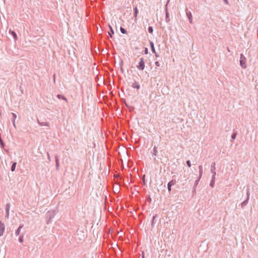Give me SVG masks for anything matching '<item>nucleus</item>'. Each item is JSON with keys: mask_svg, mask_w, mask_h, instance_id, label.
Returning a JSON list of instances; mask_svg holds the SVG:
<instances>
[{"mask_svg": "<svg viewBox=\"0 0 258 258\" xmlns=\"http://www.w3.org/2000/svg\"><path fill=\"white\" fill-rule=\"evenodd\" d=\"M214 184H215V181L214 180H211V182H210V185L211 186V187H214Z\"/></svg>", "mask_w": 258, "mask_h": 258, "instance_id": "31", "label": "nucleus"}, {"mask_svg": "<svg viewBox=\"0 0 258 258\" xmlns=\"http://www.w3.org/2000/svg\"><path fill=\"white\" fill-rule=\"evenodd\" d=\"M5 230V226L4 224L2 221H0V236L3 235Z\"/></svg>", "mask_w": 258, "mask_h": 258, "instance_id": "7", "label": "nucleus"}, {"mask_svg": "<svg viewBox=\"0 0 258 258\" xmlns=\"http://www.w3.org/2000/svg\"><path fill=\"white\" fill-rule=\"evenodd\" d=\"M0 146L2 149H4L5 146V144L2 139L1 133H0Z\"/></svg>", "mask_w": 258, "mask_h": 258, "instance_id": "18", "label": "nucleus"}, {"mask_svg": "<svg viewBox=\"0 0 258 258\" xmlns=\"http://www.w3.org/2000/svg\"><path fill=\"white\" fill-rule=\"evenodd\" d=\"M186 16H187L188 20H189V23L190 24H192V17L191 13L190 11H188L186 10Z\"/></svg>", "mask_w": 258, "mask_h": 258, "instance_id": "8", "label": "nucleus"}, {"mask_svg": "<svg viewBox=\"0 0 258 258\" xmlns=\"http://www.w3.org/2000/svg\"><path fill=\"white\" fill-rule=\"evenodd\" d=\"M239 62H240V66H241V67L242 69H246V67H247L246 63V58L244 56V55L243 54H240V58Z\"/></svg>", "mask_w": 258, "mask_h": 258, "instance_id": "2", "label": "nucleus"}, {"mask_svg": "<svg viewBox=\"0 0 258 258\" xmlns=\"http://www.w3.org/2000/svg\"><path fill=\"white\" fill-rule=\"evenodd\" d=\"M56 215L55 210L48 211L45 214V218L46 219V224H49L51 223V220Z\"/></svg>", "mask_w": 258, "mask_h": 258, "instance_id": "1", "label": "nucleus"}, {"mask_svg": "<svg viewBox=\"0 0 258 258\" xmlns=\"http://www.w3.org/2000/svg\"><path fill=\"white\" fill-rule=\"evenodd\" d=\"M157 218H158V216L157 214H155L154 216H153L152 222H151L152 228H153L154 227V225L156 223Z\"/></svg>", "mask_w": 258, "mask_h": 258, "instance_id": "9", "label": "nucleus"}, {"mask_svg": "<svg viewBox=\"0 0 258 258\" xmlns=\"http://www.w3.org/2000/svg\"><path fill=\"white\" fill-rule=\"evenodd\" d=\"M109 30L110 31L108 32V34L109 35V36H110L111 38H112V35L114 34V31H113V28H112V27L110 26V25H109Z\"/></svg>", "mask_w": 258, "mask_h": 258, "instance_id": "15", "label": "nucleus"}, {"mask_svg": "<svg viewBox=\"0 0 258 258\" xmlns=\"http://www.w3.org/2000/svg\"><path fill=\"white\" fill-rule=\"evenodd\" d=\"M250 192L249 189H247L246 192V199L243 202H242L241 204V206L242 208H244L248 203V202L249 199Z\"/></svg>", "mask_w": 258, "mask_h": 258, "instance_id": "5", "label": "nucleus"}, {"mask_svg": "<svg viewBox=\"0 0 258 258\" xmlns=\"http://www.w3.org/2000/svg\"><path fill=\"white\" fill-rule=\"evenodd\" d=\"M12 123L15 127H16V124H15V121L12 120Z\"/></svg>", "mask_w": 258, "mask_h": 258, "instance_id": "43", "label": "nucleus"}, {"mask_svg": "<svg viewBox=\"0 0 258 258\" xmlns=\"http://www.w3.org/2000/svg\"><path fill=\"white\" fill-rule=\"evenodd\" d=\"M199 176L200 178H201L203 174V167L202 165H199Z\"/></svg>", "mask_w": 258, "mask_h": 258, "instance_id": "20", "label": "nucleus"}, {"mask_svg": "<svg viewBox=\"0 0 258 258\" xmlns=\"http://www.w3.org/2000/svg\"><path fill=\"white\" fill-rule=\"evenodd\" d=\"M20 90L21 92V94H23V89H22L21 86H20Z\"/></svg>", "mask_w": 258, "mask_h": 258, "instance_id": "41", "label": "nucleus"}, {"mask_svg": "<svg viewBox=\"0 0 258 258\" xmlns=\"http://www.w3.org/2000/svg\"><path fill=\"white\" fill-rule=\"evenodd\" d=\"M57 97L59 99H62V100H65L66 102H67V98L62 95H61V94H58L57 95Z\"/></svg>", "mask_w": 258, "mask_h": 258, "instance_id": "23", "label": "nucleus"}, {"mask_svg": "<svg viewBox=\"0 0 258 258\" xmlns=\"http://www.w3.org/2000/svg\"><path fill=\"white\" fill-rule=\"evenodd\" d=\"M132 87L134 88H136L138 90L140 89V84H139L138 82H136V81H135L132 85Z\"/></svg>", "mask_w": 258, "mask_h": 258, "instance_id": "13", "label": "nucleus"}, {"mask_svg": "<svg viewBox=\"0 0 258 258\" xmlns=\"http://www.w3.org/2000/svg\"><path fill=\"white\" fill-rule=\"evenodd\" d=\"M47 158H48V160H49V161H51V159H50V156H49V153H47Z\"/></svg>", "mask_w": 258, "mask_h": 258, "instance_id": "39", "label": "nucleus"}, {"mask_svg": "<svg viewBox=\"0 0 258 258\" xmlns=\"http://www.w3.org/2000/svg\"><path fill=\"white\" fill-rule=\"evenodd\" d=\"M120 180H123V178L122 177H119Z\"/></svg>", "mask_w": 258, "mask_h": 258, "instance_id": "46", "label": "nucleus"}, {"mask_svg": "<svg viewBox=\"0 0 258 258\" xmlns=\"http://www.w3.org/2000/svg\"><path fill=\"white\" fill-rule=\"evenodd\" d=\"M157 152V150H156V147H154L153 150L151 151V153L153 155H156Z\"/></svg>", "mask_w": 258, "mask_h": 258, "instance_id": "29", "label": "nucleus"}, {"mask_svg": "<svg viewBox=\"0 0 258 258\" xmlns=\"http://www.w3.org/2000/svg\"><path fill=\"white\" fill-rule=\"evenodd\" d=\"M38 122L41 126H48V122H40L38 120Z\"/></svg>", "mask_w": 258, "mask_h": 258, "instance_id": "24", "label": "nucleus"}, {"mask_svg": "<svg viewBox=\"0 0 258 258\" xmlns=\"http://www.w3.org/2000/svg\"><path fill=\"white\" fill-rule=\"evenodd\" d=\"M170 0H168L166 4L165 5V21L167 23H168L170 21V18H169V13L168 12V8H167V5L168 3L169 2Z\"/></svg>", "mask_w": 258, "mask_h": 258, "instance_id": "4", "label": "nucleus"}, {"mask_svg": "<svg viewBox=\"0 0 258 258\" xmlns=\"http://www.w3.org/2000/svg\"><path fill=\"white\" fill-rule=\"evenodd\" d=\"M155 54V55L156 57H159V55L157 53H156V52L155 51V53H154Z\"/></svg>", "mask_w": 258, "mask_h": 258, "instance_id": "45", "label": "nucleus"}, {"mask_svg": "<svg viewBox=\"0 0 258 258\" xmlns=\"http://www.w3.org/2000/svg\"><path fill=\"white\" fill-rule=\"evenodd\" d=\"M139 11L137 7L134 8V16L136 18L137 17Z\"/></svg>", "mask_w": 258, "mask_h": 258, "instance_id": "21", "label": "nucleus"}, {"mask_svg": "<svg viewBox=\"0 0 258 258\" xmlns=\"http://www.w3.org/2000/svg\"><path fill=\"white\" fill-rule=\"evenodd\" d=\"M144 53L145 54H148V48H145V49H144Z\"/></svg>", "mask_w": 258, "mask_h": 258, "instance_id": "36", "label": "nucleus"}, {"mask_svg": "<svg viewBox=\"0 0 258 258\" xmlns=\"http://www.w3.org/2000/svg\"><path fill=\"white\" fill-rule=\"evenodd\" d=\"M12 120H14V121H15L16 118H17V115L16 113H12Z\"/></svg>", "mask_w": 258, "mask_h": 258, "instance_id": "28", "label": "nucleus"}, {"mask_svg": "<svg viewBox=\"0 0 258 258\" xmlns=\"http://www.w3.org/2000/svg\"><path fill=\"white\" fill-rule=\"evenodd\" d=\"M149 43H150V48H151L152 53H155L156 50L155 49L154 44L153 42L152 41H150Z\"/></svg>", "mask_w": 258, "mask_h": 258, "instance_id": "14", "label": "nucleus"}, {"mask_svg": "<svg viewBox=\"0 0 258 258\" xmlns=\"http://www.w3.org/2000/svg\"><path fill=\"white\" fill-rule=\"evenodd\" d=\"M216 163L215 162H213L211 165V171L212 173H214L216 170Z\"/></svg>", "mask_w": 258, "mask_h": 258, "instance_id": "16", "label": "nucleus"}, {"mask_svg": "<svg viewBox=\"0 0 258 258\" xmlns=\"http://www.w3.org/2000/svg\"><path fill=\"white\" fill-rule=\"evenodd\" d=\"M223 1L224 2L225 4H226V5L229 4L228 0H223Z\"/></svg>", "mask_w": 258, "mask_h": 258, "instance_id": "42", "label": "nucleus"}, {"mask_svg": "<svg viewBox=\"0 0 258 258\" xmlns=\"http://www.w3.org/2000/svg\"><path fill=\"white\" fill-rule=\"evenodd\" d=\"M123 64V62L121 60L120 63V67H122V66ZM121 71L122 72V73H123V69L122 68H121Z\"/></svg>", "mask_w": 258, "mask_h": 258, "instance_id": "38", "label": "nucleus"}, {"mask_svg": "<svg viewBox=\"0 0 258 258\" xmlns=\"http://www.w3.org/2000/svg\"><path fill=\"white\" fill-rule=\"evenodd\" d=\"M145 61L144 58L142 57L140 59V61L139 62L138 65L137 66V68L140 70H144L145 69Z\"/></svg>", "mask_w": 258, "mask_h": 258, "instance_id": "3", "label": "nucleus"}, {"mask_svg": "<svg viewBox=\"0 0 258 258\" xmlns=\"http://www.w3.org/2000/svg\"><path fill=\"white\" fill-rule=\"evenodd\" d=\"M237 134V132L236 131H234L231 135V141L232 142H234V141L235 140V138H236V135Z\"/></svg>", "mask_w": 258, "mask_h": 258, "instance_id": "17", "label": "nucleus"}, {"mask_svg": "<svg viewBox=\"0 0 258 258\" xmlns=\"http://www.w3.org/2000/svg\"><path fill=\"white\" fill-rule=\"evenodd\" d=\"M186 163L188 167H191V163L189 160L186 161Z\"/></svg>", "mask_w": 258, "mask_h": 258, "instance_id": "32", "label": "nucleus"}, {"mask_svg": "<svg viewBox=\"0 0 258 258\" xmlns=\"http://www.w3.org/2000/svg\"><path fill=\"white\" fill-rule=\"evenodd\" d=\"M19 241L21 243L23 242V235L20 236V237H19Z\"/></svg>", "mask_w": 258, "mask_h": 258, "instance_id": "30", "label": "nucleus"}, {"mask_svg": "<svg viewBox=\"0 0 258 258\" xmlns=\"http://www.w3.org/2000/svg\"><path fill=\"white\" fill-rule=\"evenodd\" d=\"M120 31L122 34H127V31L125 29L123 28L122 27H120Z\"/></svg>", "mask_w": 258, "mask_h": 258, "instance_id": "26", "label": "nucleus"}, {"mask_svg": "<svg viewBox=\"0 0 258 258\" xmlns=\"http://www.w3.org/2000/svg\"><path fill=\"white\" fill-rule=\"evenodd\" d=\"M155 65L157 67H160V63L159 61H155Z\"/></svg>", "mask_w": 258, "mask_h": 258, "instance_id": "35", "label": "nucleus"}, {"mask_svg": "<svg viewBox=\"0 0 258 258\" xmlns=\"http://www.w3.org/2000/svg\"><path fill=\"white\" fill-rule=\"evenodd\" d=\"M148 32L150 34H152L153 32V28L152 26H149L148 28Z\"/></svg>", "mask_w": 258, "mask_h": 258, "instance_id": "27", "label": "nucleus"}, {"mask_svg": "<svg viewBox=\"0 0 258 258\" xmlns=\"http://www.w3.org/2000/svg\"><path fill=\"white\" fill-rule=\"evenodd\" d=\"M176 183V181L175 179H172L171 181H170L167 183V189L168 191L170 194V192L171 191V187L172 185H174Z\"/></svg>", "mask_w": 258, "mask_h": 258, "instance_id": "6", "label": "nucleus"}, {"mask_svg": "<svg viewBox=\"0 0 258 258\" xmlns=\"http://www.w3.org/2000/svg\"><path fill=\"white\" fill-rule=\"evenodd\" d=\"M9 33L13 36L15 41H16L18 39V37L16 33L12 30H9Z\"/></svg>", "mask_w": 258, "mask_h": 258, "instance_id": "10", "label": "nucleus"}, {"mask_svg": "<svg viewBox=\"0 0 258 258\" xmlns=\"http://www.w3.org/2000/svg\"><path fill=\"white\" fill-rule=\"evenodd\" d=\"M9 217V213H6L5 218L8 219Z\"/></svg>", "mask_w": 258, "mask_h": 258, "instance_id": "37", "label": "nucleus"}, {"mask_svg": "<svg viewBox=\"0 0 258 258\" xmlns=\"http://www.w3.org/2000/svg\"><path fill=\"white\" fill-rule=\"evenodd\" d=\"M23 224H20L18 229L15 231V235L18 236L20 235L21 229L23 227Z\"/></svg>", "mask_w": 258, "mask_h": 258, "instance_id": "11", "label": "nucleus"}, {"mask_svg": "<svg viewBox=\"0 0 258 258\" xmlns=\"http://www.w3.org/2000/svg\"><path fill=\"white\" fill-rule=\"evenodd\" d=\"M148 201L149 202H150V203L151 202V197H150V196H148Z\"/></svg>", "mask_w": 258, "mask_h": 258, "instance_id": "40", "label": "nucleus"}, {"mask_svg": "<svg viewBox=\"0 0 258 258\" xmlns=\"http://www.w3.org/2000/svg\"><path fill=\"white\" fill-rule=\"evenodd\" d=\"M200 179L201 178H200V177H199V178L195 182L194 186V189H195V190H196V186L199 184V181H200Z\"/></svg>", "mask_w": 258, "mask_h": 258, "instance_id": "25", "label": "nucleus"}, {"mask_svg": "<svg viewBox=\"0 0 258 258\" xmlns=\"http://www.w3.org/2000/svg\"><path fill=\"white\" fill-rule=\"evenodd\" d=\"M55 164H56V169L57 170H58L59 169V163L58 157L57 155L55 156Z\"/></svg>", "mask_w": 258, "mask_h": 258, "instance_id": "12", "label": "nucleus"}, {"mask_svg": "<svg viewBox=\"0 0 258 258\" xmlns=\"http://www.w3.org/2000/svg\"><path fill=\"white\" fill-rule=\"evenodd\" d=\"M125 105H126V106H127V107H128V105H127L126 103H125Z\"/></svg>", "mask_w": 258, "mask_h": 258, "instance_id": "48", "label": "nucleus"}, {"mask_svg": "<svg viewBox=\"0 0 258 258\" xmlns=\"http://www.w3.org/2000/svg\"><path fill=\"white\" fill-rule=\"evenodd\" d=\"M216 174V172H214V173H213V175H212V179H211L212 180L215 181Z\"/></svg>", "mask_w": 258, "mask_h": 258, "instance_id": "33", "label": "nucleus"}, {"mask_svg": "<svg viewBox=\"0 0 258 258\" xmlns=\"http://www.w3.org/2000/svg\"><path fill=\"white\" fill-rule=\"evenodd\" d=\"M142 180H143V184L145 185L146 182H145V174L143 176Z\"/></svg>", "mask_w": 258, "mask_h": 258, "instance_id": "34", "label": "nucleus"}, {"mask_svg": "<svg viewBox=\"0 0 258 258\" xmlns=\"http://www.w3.org/2000/svg\"><path fill=\"white\" fill-rule=\"evenodd\" d=\"M16 165H17V162H14L12 163V165L11 168V170L12 172H14L15 170Z\"/></svg>", "mask_w": 258, "mask_h": 258, "instance_id": "19", "label": "nucleus"}, {"mask_svg": "<svg viewBox=\"0 0 258 258\" xmlns=\"http://www.w3.org/2000/svg\"><path fill=\"white\" fill-rule=\"evenodd\" d=\"M142 258H145V254L143 251L142 252Z\"/></svg>", "mask_w": 258, "mask_h": 258, "instance_id": "44", "label": "nucleus"}, {"mask_svg": "<svg viewBox=\"0 0 258 258\" xmlns=\"http://www.w3.org/2000/svg\"><path fill=\"white\" fill-rule=\"evenodd\" d=\"M192 192H196V190H195V189L193 188V189H192Z\"/></svg>", "mask_w": 258, "mask_h": 258, "instance_id": "47", "label": "nucleus"}, {"mask_svg": "<svg viewBox=\"0 0 258 258\" xmlns=\"http://www.w3.org/2000/svg\"><path fill=\"white\" fill-rule=\"evenodd\" d=\"M11 205L10 203H7L6 205L5 210L6 213H9Z\"/></svg>", "mask_w": 258, "mask_h": 258, "instance_id": "22", "label": "nucleus"}]
</instances>
